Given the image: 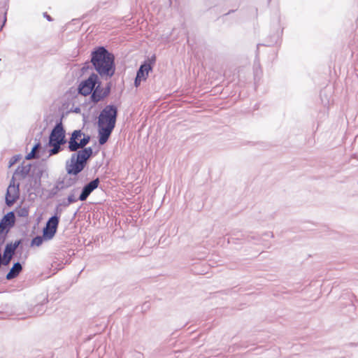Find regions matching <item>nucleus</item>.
<instances>
[{"label": "nucleus", "mask_w": 358, "mask_h": 358, "mask_svg": "<svg viewBox=\"0 0 358 358\" xmlns=\"http://www.w3.org/2000/svg\"><path fill=\"white\" fill-rule=\"evenodd\" d=\"M46 164L40 162L28 163L23 162L18 165L15 170L12 178L7 187L5 194V203L6 206L11 207L20 199V182H15L16 180L27 179L24 189L29 196L35 194L41 195L44 188L41 185V178L45 176L48 177Z\"/></svg>", "instance_id": "obj_1"}, {"label": "nucleus", "mask_w": 358, "mask_h": 358, "mask_svg": "<svg viewBox=\"0 0 358 358\" xmlns=\"http://www.w3.org/2000/svg\"><path fill=\"white\" fill-rule=\"evenodd\" d=\"M90 62L94 70L101 78L105 80L110 79L115 73V57L105 46L94 48L90 54Z\"/></svg>", "instance_id": "obj_2"}, {"label": "nucleus", "mask_w": 358, "mask_h": 358, "mask_svg": "<svg viewBox=\"0 0 358 358\" xmlns=\"http://www.w3.org/2000/svg\"><path fill=\"white\" fill-rule=\"evenodd\" d=\"M118 117L117 106L110 103L100 111L97 120L98 142L103 145L109 140L116 125Z\"/></svg>", "instance_id": "obj_3"}, {"label": "nucleus", "mask_w": 358, "mask_h": 358, "mask_svg": "<svg viewBox=\"0 0 358 358\" xmlns=\"http://www.w3.org/2000/svg\"><path fill=\"white\" fill-rule=\"evenodd\" d=\"M94 146L96 147L95 150L91 146L83 147L71 155V159L66 163L68 174L77 176L85 168L88 161L96 156L101 149V145L99 144L96 145V142L94 143Z\"/></svg>", "instance_id": "obj_4"}, {"label": "nucleus", "mask_w": 358, "mask_h": 358, "mask_svg": "<svg viewBox=\"0 0 358 358\" xmlns=\"http://www.w3.org/2000/svg\"><path fill=\"white\" fill-rule=\"evenodd\" d=\"M67 143L66 138V131L62 122V120L57 121L50 132L48 142L45 147H50L48 150L49 156L58 154L63 150L62 145Z\"/></svg>", "instance_id": "obj_5"}, {"label": "nucleus", "mask_w": 358, "mask_h": 358, "mask_svg": "<svg viewBox=\"0 0 358 358\" xmlns=\"http://www.w3.org/2000/svg\"><path fill=\"white\" fill-rule=\"evenodd\" d=\"M100 76L94 72H92L88 78L82 80L79 83V92L80 95L85 97L89 96L101 81Z\"/></svg>", "instance_id": "obj_6"}, {"label": "nucleus", "mask_w": 358, "mask_h": 358, "mask_svg": "<svg viewBox=\"0 0 358 358\" xmlns=\"http://www.w3.org/2000/svg\"><path fill=\"white\" fill-rule=\"evenodd\" d=\"M104 92L103 90L102 82L101 80L96 85V87L93 90V92L89 96L88 99H86L84 103H82V106H87L90 105L89 109L92 108L95 106L98 103L103 101L106 97L103 92Z\"/></svg>", "instance_id": "obj_7"}, {"label": "nucleus", "mask_w": 358, "mask_h": 358, "mask_svg": "<svg viewBox=\"0 0 358 358\" xmlns=\"http://www.w3.org/2000/svg\"><path fill=\"white\" fill-rule=\"evenodd\" d=\"M155 62V55H152L150 57H148L141 64L136 71V76L142 79L143 81H145L148 78L149 73L152 71Z\"/></svg>", "instance_id": "obj_8"}, {"label": "nucleus", "mask_w": 358, "mask_h": 358, "mask_svg": "<svg viewBox=\"0 0 358 358\" xmlns=\"http://www.w3.org/2000/svg\"><path fill=\"white\" fill-rule=\"evenodd\" d=\"M83 132L81 129H75L70 134V137L67 140V150L69 152H76L80 149L79 141L81 139Z\"/></svg>", "instance_id": "obj_9"}, {"label": "nucleus", "mask_w": 358, "mask_h": 358, "mask_svg": "<svg viewBox=\"0 0 358 358\" xmlns=\"http://www.w3.org/2000/svg\"><path fill=\"white\" fill-rule=\"evenodd\" d=\"M99 183L100 179L99 177H96V178L84 185L79 195L80 201H86L91 193L96 188H98Z\"/></svg>", "instance_id": "obj_10"}, {"label": "nucleus", "mask_w": 358, "mask_h": 358, "mask_svg": "<svg viewBox=\"0 0 358 358\" xmlns=\"http://www.w3.org/2000/svg\"><path fill=\"white\" fill-rule=\"evenodd\" d=\"M59 221L52 217H49L43 228L42 233L50 240L52 239L57 232Z\"/></svg>", "instance_id": "obj_11"}, {"label": "nucleus", "mask_w": 358, "mask_h": 358, "mask_svg": "<svg viewBox=\"0 0 358 358\" xmlns=\"http://www.w3.org/2000/svg\"><path fill=\"white\" fill-rule=\"evenodd\" d=\"M22 264L19 261L13 262L12 267L6 275V280H10L17 278L22 272Z\"/></svg>", "instance_id": "obj_12"}, {"label": "nucleus", "mask_w": 358, "mask_h": 358, "mask_svg": "<svg viewBox=\"0 0 358 358\" xmlns=\"http://www.w3.org/2000/svg\"><path fill=\"white\" fill-rule=\"evenodd\" d=\"M282 34V30L280 32L278 31H275L273 34H270L266 41L265 43L262 44V45L267 46V47H272L275 45H276L278 41L280 40L281 36Z\"/></svg>", "instance_id": "obj_13"}, {"label": "nucleus", "mask_w": 358, "mask_h": 358, "mask_svg": "<svg viewBox=\"0 0 358 358\" xmlns=\"http://www.w3.org/2000/svg\"><path fill=\"white\" fill-rule=\"evenodd\" d=\"M241 236H243V238H244L245 241H247L249 243L253 242L255 244H257V245L264 244L263 243L264 240L262 238V236H261L257 233L250 232V234H248V233L241 234Z\"/></svg>", "instance_id": "obj_14"}, {"label": "nucleus", "mask_w": 358, "mask_h": 358, "mask_svg": "<svg viewBox=\"0 0 358 358\" xmlns=\"http://www.w3.org/2000/svg\"><path fill=\"white\" fill-rule=\"evenodd\" d=\"M79 92V85L77 87H71L65 93V98L69 103H72L73 105L76 103V99L78 95H80Z\"/></svg>", "instance_id": "obj_15"}, {"label": "nucleus", "mask_w": 358, "mask_h": 358, "mask_svg": "<svg viewBox=\"0 0 358 358\" xmlns=\"http://www.w3.org/2000/svg\"><path fill=\"white\" fill-rule=\"evenodd\" d=\"M27 241H29V239H27V238H21L20 239L16 240L14 242L9 241V242L7 243V244H8L9 245H11V247L13 249H15V251H17V252H20V255H21L22 252V245L24 242H27Z\"/></svg>", "instance_id": "obj_16"}, {"label": "nucleus", "mask_w": 358, "mask_h": 358, "mask_svg": "<svg viewBox=\"0 0 358 358\" xmlns=\"http://www.w3.org/2000/svg\"><path fill=\"white\" fill-rule=\"evenodd\" d=\"M44 241H50V239L48 238L43 234L42 236L37 235L31 240L29 246L31 248L40 247L43 244Z\"/></svg>", "instance_id": "obj_17"}, {"label": "nucleus", "mask_w": 358, "mask_h": 358, "mask_svg": "<svg viewBox=\"0 0 358 358\" xmlns=\"http://www.w3.org/2000/svg\"><path fill=\"white\" fill-rule=\"evenodd\" d=\"M48 302V297L43 299V301L38 304H36L34 308V311L36 312V314L42 315L45 313L46 310L45 304Z\"/></svg>", "instance_id": "obj_18"}, {"label": "nucleus", "mask_w": 358, "mask_h": 358, "mask_svg": "<svg viewBox=\"0 0 358 358\" xmlns=\"http://www.w3.org/2000/svg\"><path fill=\"white\" fill-rule=\"evenodd\" d=\"M13 211L14 213H16L17 216L20 217H26L29 215V210L26 207L20 208L18 206Z\"/></svg>", "instance_id": "obj_19"}, {"label": "nucleus", "mask_w": 358, "mask_h": 358, "mask_svg": "<svg viewBox=\"0 0 358 358\" xmlns=\"http://www.w3.org/2000/svg\"><path fill=\"white\" fill-rule=\"evenodd\" d=\"M241 234L243 233L236 229L231 231V237L228 238V243L234 242V239L244 240L243 236H241Z\"/></svg>", "instance_id": "obj_20"}, {"label": "nucleus", "mask_w": 358, "mask_h": 358, "mask_svg": "<svg viewBox=\"0 0 358 358\" xmlns=\"http://www.w3.org/2000/svg\"><path fill=\"white\" fill-rule=\"evenodd\" d=\"M68 175L69 174L67 173L62 178L66 188L73 185L77 181V176H74L75 178H72L71 177H69Z\"/></svg>", "instance_id": "obj_21"}, {"label": "nucleus", "mask_w": 358, "mask_h": 358, "mask_svg": "<svg viewBox=\"0 0 358 358\" xmlns=\"http://www.w3.org/2000/svg\"><path fill=\"white\" fill-rule=\"evenodd\" d=\"M91 141V136L89 134H85L83 133L82 135L81 139H80L79 144L80 148L85 147Z\"/></svg>", "instance_id": "obj_22"}, {"label": "nucleus", "mask_w": 358, "mask_h": 358, "mask_svg": "<svg viewBox=\"0 0 358 358\" xmlns=\"http://www.w3.org/2000/svg\"><path fill=\"white\" fill-rule=\"evenodd\" d=\"M63 212V208L61 205L57 204L54 210V213L50 217H52L57 220L60 221V217Z\"/></svg>", "instance_id": "obj_23"}, {"label": "nucleus", "mask_w": 358, "mask_h": 358, "mask_svg": "<svg viewBox=\"0 0 358 358\" xmlns=\"http://www.w3.org/2000/svg\"><path fill=\"white\" fill-rule=\"evenodd\" d=\"M6 12L3 10L1 3H0V31L6 22Z\"/></svg>", "instance_id": "obj_24"}, {"label": "nucleus", "mask_w": 358, "mask_h": 358, "mask_svg": "<svg viewBox=\"0 0 358 358\" xmlns=\"http://www.w3.org/2000/svg\"><path fill=\"white\" fill-rule=\"evenodd\" d=\"M60 190H62V187H59L58 185H55L54 187L49 191L47 196L48 199L53 198Z\"/></svg>", "instance_id": "obj_25"}, {"label": "nucleus", "mask_w": 358, "mask_h": 358, "mask_svg": "<svg viewBox=\"0 0 358 358\" xmlns=\"http://www.w3.org/2000/svg\"><path fill=\"white\" fill-rule=\"evenodd\" d=\"M22 158V155L20 154L13 155L8 162V167H11L15 164H17Z\"/></svg>", "instance_id": "obj_26"}, {"label": "nucleus", "mask_w": 358, "mask_h": 358, "mask_svg": "<svg viewBox=\"0 0 358 358\" xmlns=\"http://www.w3.org/2000/svg\"><path fill=\"white\" fill-rule=\"evenodd\" d=\"M40 157L39 152L31 150V152L26 155L25 159L31 160L33 159H38Z\"/></svg>", "instance_id": "obj_27"}, {"label": "nucleus", "mask_w": 358, "mask_h": 358, "mask_svg": "<svg viewBox=\"0 0 358 358\" xmlns=\"http://www.w3.org/2000/svg\"><path fill=\"white\" fill-rule=\"evenodd\" d=\"M93 70L94 67H92V64H91L90 61H87L83 64L80 71L83 74H85L88 71V70Z\"/></svg>", "instance_id": "obj_28"}, {"label": "nucleus", "mask_w": 358, "mask_h": 358, "mask_svg": "<svg viewBox=\"0 0 358 358\" xmlns=\"http://www.w3.org/2000/svg\"><path fill=\"white\" fill-rule=\"evenodd\" d=\"M111 89H112V83H111V81H109V82L106 83L105 86L103 87V90L104 91L103 92L104 93V94H105L106 98L110 94Z\"/></svg>", "instance_id": "obj_29"}, {"label": "nucleus", "mask_w": 358, "mask_h": 358, "mask_svg": "<svg viewBox=\"0 0 358 358\" xmlns=\"http://www.w3.org/2000/svg\"><path fill=\"white\" fill-rule=\"evenodd\" d=\"M67 264V262L66 263H63V262H60L58 263L57 262L54 261L52 264V267H55V268L59 271L64 268V266Z\"/></svg>", "instance_id": "obj_30"}, {"label": "nucleus", "mask_w": 358, "mask_h": 358, "mask_svg": "<svg viewBox=\"0 0 358 358\" xmlns=\"http://www.w3.org/2000/svg\"><path fill=\"white\" fill-rule=\"evenodd\" d=\"M67 202L68 203H75L76 201H78L79 199V197L78 198H76L73 194H69V196H67Z\"/></svg>", "instance_id": "obj_31"}, {"label": "nucleus", "mask_w": 358, "mask_h": 358, "mask_svg": "<svg viewBox=\"0 0 358 358\" xmlns=\"http://www.w3.org/2000/svg\"><path fill=\"white\" fill-rule=\"evenodd\" d=\"M55 185H58L59 187H62V189H66L63 179L59 177Z\"/></svg>", "instance_id": "obj_32"}, {"label": "nucleus", "mask_w": 358, "mask_h": 358, "mask_svg": "<svg viewBox=\"0 0 358 358\" xmlns=\"http://www.w3.org/2000/svg\"><path fill=\"white\" fill-rule=\"evenodd\" d=\"M41 149V143L40 141L38 140L37 142H36L32 147L31 150L34 151H37V150Z\"/></svg>", "instance_id": "obj_33"}, {"label": "nucleus", "mask_w": 358, "mask_h": 358, "mask_svg": "<svg viewBox=\"0 0 358 358\" xmlns=\"http://www.w3.org/2000/svg\"><path fill=\"white\" fill-rule=\"evenodd\" d=\"M142 81H143L142 79L136 76L134 81V85L135 86V87H138Z\"/></svg>", "instance_id": "obj_34"}, {"label": "nucleus", "mask_w": 358, "mask_h": 358, "mask_svg": "<svg viewBox=\"0 0 358 358\" xmlns=\"http://www.w3.org/2000/svg\"><path fill=\"white\" fill-rule=\"evenodd\" d=\"M70 112H72L74 113H80L81 112L80 107L76 106L75 108H71Z\"/></svg>", "instance_id": "obj_35"}, {"label": "nucleus", "mask_w": 358, "mask_h": 358, "mask_svg": "<svg viewBox=\"0 0 358 358\" xmlns=\"http://www.w3.org/2000/svg\"><path fill=\"white\" fill-rule=\"evenodd\" d=\"M59 205H61V207L66 208L68 207L71 203H68L67 199H64L62 203H58Z\"/></svg>", "instance_id": "obj_36"}, {"label": "nucleus", "mask_w": 358, "mask_h": 358, "mask_svg": "<svg viewBox=\"0 0 358 358\" xmlns=\"http://www.w3.org/2000/svg\"><path fill=\"white\" fill-rule=\"evenodd\" d=\"M43 17H44L45 18H46V20H47L48 21H49V22H52V21H53L52 17L50 15H48V13H46V12L43 13Z\"/></svg>", "instance_id": "obj_37"}, {"label": "nucleus", "mask_w": 358, "mask_h": 358, "mask_svg": "<svg viewBox=\"0 0 358 358\" xmlns=\"http://www.w3.org/2000/svg\"><path fill=\"white\" fill-rule=\"evenodd\" d=\"M237 9H231L229 10L228 12H227L226 13H224V15H222V18H224V17L230 15L231 13H234L235 11H236Z\"/></svg>", "instance_id": "obj_38"}, {"label": "nucleus", "mask_w": 358, "mask_h": 358, "mask_svg": "<svg viewBox=\"0 0 358 358\" xmlns=\"http://www.w3.org/2000/svg\"><path fill=\"white\" fill-rule=\"evenodd\" d=\"M262 236H270L271 238L273 237V232H271V231H266V232H264Z\"/></svg>", "instance_id": "obj_39"}, {"label": "nucleus", "mask_w": 358, "mask_h": 358, "mask_svg": "<svg viewBox=\"0 0 358 358\" xmlns=\"http://www.w3.org/2000/svg\"><path fill=\"white\" fill-rule=\"evenodd\" d=\"M348 345H349V346H351V347L357 346V343H350Z\"/></svg>", "instance_id": "obj_40"}, {"label": "nucleus", "mask_w": 358, "mask_h": 358, "mask_svg": "<svg viewBox=\"0 0 358 358\" xmlns=\"http://www.w3.org/2000/svg\"><path fill=\"white\" fill-rule=\"evenodd\" d=\"M81 206H80L76 210V212L74 213L73 214V217H75L78 213V212L79 211L80 208Z\"/></svg>", "instance_id": "obj_41"}, {"label": "nucleus", "mask_w": 358, "mask_h": 358, "mask_svg": "<svg viewBox=\"0 0 358 358\" xmlns=\"http://www.w3.org/2000/svg\"><path fill=\"white\" fill-rule=\"evenodd\" d=\"M76 189H73L71 191L70 194H73V195L75 196V193H76Z\"/></svg>", "instance_id": "obj_42"}, {"label": "nucleus", "mask_w": 358, "mask_h": 358, "mask_svg": "<svg viewBox=\"0 0 358 358\" xmlns=\"http://www.w3.org/2000/svg\"><path fill=\"white\" fill-rule=\"evenodd\" d=\"M257 75V71L256 70L255 71V80L256 79Z\"/></svg>", "instance_id": "obj_43"}, {"label": "nucleus", "mask_w": 358, "mask_h": 358, "mask_svg": "<svg viewBox=\"0 0 358 358\" xmlns=\"http://www.w3.org/2000/svg\"><path fill=\"white\" fill-rule=\"evenodd\" d=\"M43 162H44V159H42V162H41L43 164H44Z\"/></svg>", "instance_id": "obj_44"}, {"label": "nucleus", "mask_w": 358, "mask_h": 358, "mask_svg": "<svg viewBox=\"0 0 358 358\" xmlns=\"http://www.w3.org/2000/svg\"><path fill=\"white\" fill-rule=\"evenodd\" d=\"M271 0H268V3H270V2H271Z\"/></svg>", "instance_id": "obj_45"}]
</instances>
